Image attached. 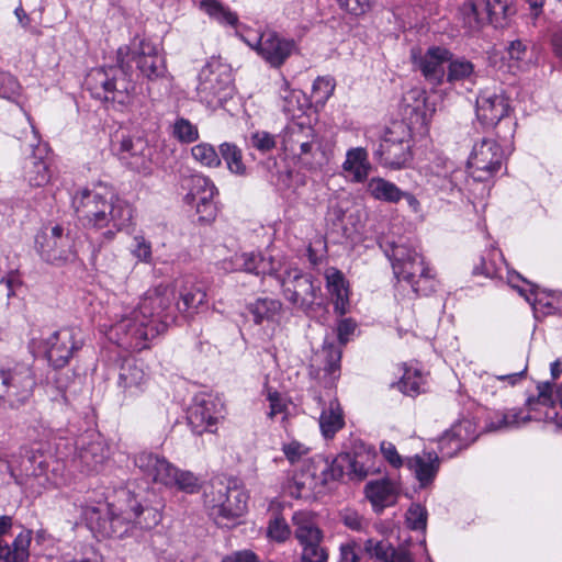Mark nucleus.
Masks as SVG:
<instances>
[{
	"mask_svg": "<svg viewBox=\"0 0 562 562\" xmlns=\"http://www.w3.org/2000/svg\"><path fill=\"white\" fill-rule=\"evenodd\" d=\"M116 59V66L92 69L86 80L93 98L111 103L116 110L127 108L134 100L135 83L126 71L132 61L149 80L162 78L167 72L161 48L150 37H133L128 45L117 48Z\"/></svg>",
	"mask_w": 562,
	"mask_h": 562,
	"instance_id": "nucleus-1",
	"label": "nucleus"
},
{
	"mask_svg": "<svg viewBox=\"0 0 562 562\" xmlns=\"http://www.w3.org/2000/svg\"><path fill=\"white\" fill-rule=\"evenodd\" d=\"M173 290L158 285L148 290L136 307H124L116 315L108 336L116 345L135 351L148 347V342L164 333L175 318L172 303Z\"/></svg>",
	"mask_w": 562,
	"mask_h": 562,
	"instance_id": "nucleus-2",
	"label": "nucleus"
},
{
	"mask_svg": "<svg viewBox=\"0 0 562 562\" xmlns=\"http://www.w3.org/2000/svg\"><path fill=\"white\" fill-rule=\"evenodd\" d=\"M72 204L85 226L105 229L102 236L106 241H111L119 232L127 227L133 217L131 205L103 184L79 191L74 196Z\"/></svg>",
	"mask_w": 562,
	"mask_h": 562,
	"instance_id": "nucleus-3",
	"label": "nucleus"
},
{
	"mask_svg": "<svg viewBox=\"0 0 562 562\" xmlns=\"http://www.w3.org/2000/svg\"><path fill=\"white\" fill-rule=\"evenodd\" d=\"M385 256L391 260L393 273L407 282L417 294H428L434 281L423 256L409 244L384 239L380 243Z\"/></svg>",
	"mask_w": 562,
	"mask_h": 562,
	"instance_id": "nucleus-4",
	"label": "nucleus"
},
{
	"mask_svg": "<svg viewBox=\"0 0 562 562\" xmlns=\"http://www.w3.org/2000/svg\"><path fill=\"white\" fill-rule=\"evenodd\" d=\"M284 153L307 170H317L325 162V155L315 130L299 122L289 123L282 132Z\"/></svg>",
	"mask_w": 562,
	"mask_h": 562,
	"instance_id": "nucleus-5",
	"label": "nucleus"
},
{
	"mask_svg": "<svg viewBox=\"0 0 562 562\" xmlns=\"http://www.w3.org/2000/svg\"><path fill=\"white\" fill-rule=\"evenodd\" d=\"M459 13L464 27L470 32H481L487 24L495 30L504 29L515 9L509 0H467Z\"/></svg>",
	"mask_w": 562,
	"mask_h": 562,
	"instance_id": "nucleus-6",
	"label": "nucleus"
},
{
	"mask_svg": "<svg viewBox=\"0 0 562 562\" xmlns=\"http://www.w3.org/2000/svg\"><path fill=\"white\" fill-rule=\"evenodd\" d=\"M247 494L237 486H227L223 483L213 485L205 493V505L211 517L221 527H231L247 510Z\"/></svg>",
	"mask_w": 562,
	"mask_h": 562,
	"instance_id": "nucleus-7",
	"label": "nucleus"
},
{
	"mask_svg": "<svg viewBox=\"0 0 562 562\" xmlns=\"http://www.w3.org/2000/svg\"><path fill=\"white\" fill-rule=\"evenodd\" d=\"M35 376L30 366L15 363L0 367V406L18 409L32 397Z\"/></svg>",
	"mask_w": 562,
	"mask_h": 562,
	"instance_id": "nucleus-8",
	"label": "nucleus"
},
{
	"mask_svg": "<svg viewBox=\"0 0 562 562\" xmlns=\"http://www.w3.org/2000/svg\"><path fill=\"white\" fill-rule=\"evenodd\" d=\"M412 135L408 126L403 122H395L385 132L376 155L383 166L391 169H401L412 158Z\"/></svg>",
	"mask_w": 562,
	"mask_h": 562,
	"instance_id": "nucleus-9",
	"label": "nucleus"
},
{
	"mask_svg": "<svg viewBox=\"0 0 562 562\" xmlns=\"http://www.w3.org/2000/svg\"><path fill=\"white\" fill-rule=\"evenodd\" d=\"M50 459L52 456L43 443H36L24 449L21 462L23 474L19 483L30 491L31 494L41 495L50 485V480L47 475Z\"/></svg>",
	"mask_w": 562,
	"mask_h": 562,
	"instance_id": "nucleus-10",
	"label": "nucleus"
},
{
	"mask_svg": "<svg viewBox=\"0 0 562 562\" xmlns=\"http://www.w3.org/2000/svg\"><path fill=\"white\" fill-rule=\"evenodd\" d=\"M196 92L201 101L209 104L222 100L231 91L232 69L220 58L212 57L200 70Z\"/></svg>",
	"mask_w": 562,
	"mask_h": 562,
	"instance_id": "nucleus-11",
	"label": "nucleus"
},
{
	"mask_svg": "<svg viewBox=\"0 0 562 562\" xmlns=\"http://www.w3.org/2000/svg\"><path fill=\"white\" fill-rule=\"evenodd\" d=\"M283 295L293 306L308 312L321 291L310 274L301 272L296 268H289L280 277Z\"/></svg>",
	"mask_w": 562,
	"mask_h": 562,
	"instance_id": "nucleus-12",
	"label": "nucleus"
},
{
	"mask_svg": "<svg viewBox=\"0 0 562 562\" xmlns=\"http://www.w3.org/2000/svg\"><path fill=\"white\" fill-rule=\"evenodd\" d=\"M225 413V405L220 397L200 394L194 397L193 404L189 408L188 422L198 435L206 431L214 434L218 423L224 419Z\"/></svg>",
	"mask_w": 562,
	"mask_h": 562,
	"instance_id": "nucleus-13",
	"label": "nucleus"
},
{
	"mask_svg": "<svg viewBox=\"0 0 562 562\" xmlns=\"http://www.w3.org/2000/svg\"><path fill=\"white\" fill-rule=\"evenodd\" d=\"M38 249L42 258L55 266H64L77 259L74 239L59 225L52 227L49 234L37 237Z\"/></svg>",
	"mask_w": 562,
	"mask_h": 562,
	"instance_id": "nucleus-14",
	"label": "nucleus"
},
{
	"mask_svg": "<svg viewBox=\"0 0 562 562\" xmlns=\"http://www.w3.org/2000/svg\"><path fill=\"white\" fill-rule=\"evenodd\" d=\"M452 54L445 47L429 46L427 48L414 47L411 50V60L424 78L431 85H441L446 77L445 65L449 63Z\"/></svg>",
	"mask_w": 562,
	"mask_h": 562,
	"instance_id": "nucleus-15",
	"label": "nucleus"
},
{
	"mask_svg": "<svg viewBox=\"0 0 562 562\" xmlns=\"http://www.w3.org/2000/svg\"><path fill=\"white\" fill-rule=\"evenodd\" d=\"M502 151L493 139H482L473 146L468 168L474 181H487L502 166Z\"/></svg>",
	"mask_w": 562,
	"mask_h": 562,
	"instance_id": "nucleus-16",
	"label": "nucleus"
},
{
	"mask_svg": "<svg viewBox=\"0 0 562 562\" xmlns=\"http://www.w3.org/2000/svg\"><path fill=\"white\" fill-rule=\"evenodd\" d=\"M80 331L72 327L60 328L44 341L45 355L54 368H64L81 348Z\"/></svg>",
	"mask_w": 562,
	"mask_h": 562,
	"instance_id": "nucleus-17",
	"label": "nucleus"
},
{
	"mask_svg": "<svg viewBox=\"0 0 562 562\" xmlns=\"http://www.w3.org/2000/svg\"><path fill=\"white\" fill-rule=\"evenodd\" d=\"M109 457V446L100 434L82 435L76 442V460L87 473L100 471Z\"/></svg>",
	"mask_w": 562,
	"mask_h": 562,
	"instance_id": "nucleus-18",
	"label": "nucleus"
},
{
	"mask_svg": "<svg viewBox=\"0 0 562 562\" xmlns=\"http://www.w3.org/2000/svg\"><path fill=\"white\" fill-rule=\"evenodd\" d=\"M150 384L148 367L139 360L125 359L119 371L117 386L124 400H135L147 391Z\"/></svg>",
	"mask_w": 562,
	"mask_h": 562,
	"instance_id": "nucleus-19",
	"label": "nucleus"
},
{
	"mask_svg": "<svg viewBox=\"0 0 562 562\" xmlns=\"http://www.w3.org/2000/svg\"><path fill=\"white\" fill-rule=\"evenodd\" d=\"M13 527L10 516H0V562H26L30 555L32 531L22 529L9 544L4 540Z\"/></svg>",
	"mask_w": 562,
	"mask_h": 562,
	"instance_id": "nucleus-20",
	"label": "nucleus"
},
{
	"mask_svg": "<svg viewBox=\"0 0 562 562\" xmlns=\"http://www.w3.org/2000/svg\"><path fill=\"white\" fill-rule=\"evenodd\" d=\"M117 155L123 164L132 170L148 175L151 171V149L142 137H123Z\"/></svg>",
	"mask_w": 562,
	"mask_h": 562,
	"instance_id": "nucleus-21",
	"label": "nucleus"
},
{
	"mask_svg": "<svg viewBox=\"0 0 562 562\" xmlns=\"http://www.w3.org/2000/svg\"><path fill=\"white\" fill-rule=\"evenodd\" d=\"M246 44L273 67H278L291 55L294 42L286 37H244Z\"/></svg>",
	"mask_w": 562,
	"mask_h": 562,
	"instance_id": "nucleus-22",
	"label": "nucleus"
},
{
	"mask_svg": "<svg viewBox=\"0 0 562 562\" xmlns=\"http://www.w3.org/2000/svg\"><path fill=\"white\" fill-rule=\"evenodd\" d=\"M231 269L256 276L274 274L282 266L281 259L271 254L256 251L235 254L231 258Z\"/></svg>",
	"mask_w": 562,
	"mask_h": 562,
	"instance_id": "nucleus-23",
	"label": "nucleus"
},
{
	"mask_svg": "<svg viewBox=\"0 0 562 562\" xmlns=\"http://www.w3.org/2000/svg\"><path fill=\"white\" fill-rule=\"evenodd\" d=\"M508 111V101L502 94L484 91L476 99V115L484 125H496Z\"/></svg>",
	"mask_w": 562,
	"mask_h": 562,
	"instance_id": "nucleus-24",
	"label": "nucleus"
},
{
	"mask_svg": "<svg viewBox=\"0 0 562 562\" xmlns=\"http://www.w3.org/2000/svg\"><path fill=\"white\" fill-rule=\"evenodd\" d=\"M135 464L155 483L169 486L176 475V467L164 457L151 452H140L135 458Z\"/></svg>",
	"mask_w": 562,
	"mask_h": 562,
	"instance_id": "nucleus-25",
	"label": "nucleus"
},
{
	"mask_svg": "<svg viewBox=\"0 0 562 562\" xmlns=\"http://www.w3.org/2000/svg\"><path fill=\"white\" fill-rule=\"evenodd\" d=\"M125 512H130V503H126L121 494L119 506L114 508L113 505H108V517L98 519L99 531L105 537H122L134 527L133 520L124 518Z\"/></svg>",
	"mask_w": 562,
	"mask_h": 562,
	"instance_id": "nucleus-26",
	"label": "nucleus"
},
{
	"mask_svg": "<svg viewBox=\"0 0 562 562\" xmlns=\"http://www.w3.org/2000/svg\"><path fill=\"white\" fill-rule=\"evenodd\" d=\"M124 501L130 503V512H125L124 518L133 520L134 527L139 529H151L161 520V514L154 507H143L134 494L130 491H122Z\"/></svg>",
	"mask_w": 562,
	"mask_h": 562,
	"instance_id": "nucleus-27",
	"label": "nucleus"
},
{
	"mask_svg": "<svg viewBox=\"0 0 562 562\" xmlns=\"http://www.w3.org/2000/svg\"><path fill=\"white\" fill-rule=\"evenodd\" d=\"M406 464L420 485L426 486L434 481L439 470L440 459L435 452H424L408 458Z\"/></svg>",
	"mask_w": 562,
	"mask_h": 562,
	"instance_id": "nucleus-28",
	"label": "nucleus"
},
{
	"mask_svg": "<svg viewBox=\"0 0 562 562\" xmlns=\"http://www.w3.org/2000/svg\"><path fill=\"white\" fill-rule=\"evenodd\" d=\"M364 491L375 512H382L385 507L394 505L397 499V488L389 480L371 481L366 485Z\"/></svg>",
	"mask_w": 562,
	"mask_h": 562,
	"instance_id": "nucleus-29",
	"label": "nucleus"
},
{
	"mask_svg": "<svg viewBox=\"0 0 562 562\" xmlns=\"http://www.w3.org/2000/svg\"><path fill=\"white\" fill-rule=\"evenodd\" d=\"M326 288L334 301L335 311L344 315L348 311L349 297L348 286L344 274L336 268H328L325 271Z\"/></svg>",
	"mask_w": 562,
	"mask_h": 562,
	"instance_id": "nucleus-30",
	"label": "nucleus"
},
{
	"mask_svg": "<svg viewBox=\"0 0 562 562\" xmlns=\"http://www.w3.org/2000/svg\"><path fill=\"white\" fill-rule=\"evenodd\" d=\"M294 536L301 543L310 541H322L323 532L316 521V516L308 510L295 512L292 516Z\"/></svg>",
	"mask_w": 562,
	"mask_h": 562,
	"instance_id": "nucleus-31",
	"label": "nucleus"
},
{
	"mask_svg": "<svg viewBox=\"0 0 562 562\" xmlns=\"http://www.w3.org/2000/svg\"><path fill=\"white\" fill-rule=\"evenodd\" d=\"M342 170L351 177V181L361 183L367 180L371 170L368 151L362 147L350 148L346 154Z\"/></svg>",
	"mask_w": 562,
	"mask_h": 562,
	"instance_id": "nucleus-32",
	"label": "nucleus"
},
{
	"mask_svg": "<svg viewBox=\"0 0 562 562\" xmlns=\"http://www.w3.org/2000/svg\"><path fill=\"white\" fill-rule=\"evenodd\" d=\"M344 426L345 419L339 402L336 400L330 401L319 416L322 435L327 439L333 438Z\"/></svg>",
	"mask_w": 562,
	"mask_h": 562,
	"instance_id": "nucleus-33",
	"label": "nucleus"
},
{
	"mask_svg": "<svg viewBox=\"0 0 562 562\" xmlns=\"http://www.w3.org/2000/svg\"><path fill=\"white\" fill-rule=\"evenodd\" d=\"M367 192L374 200L387 203L400 202L402 195V190L395 183L381 177H373L368 180Z\"/></svg>",
	"mask_w": 562,
	"mask_h": 562,
	"instance_id": "nucleus-34",
	"label": "nucleus"
},
{
	"mask_svg": "<svg viewBox=\"0 0 562 562\" xmlns=\"http://www.w3.org/2000/svg\"><path fill=\"white\" fill-rule=\"evenodd\" d=\"M279 94L282 110L290 116H296L304 108V94L301 90L291 89L289 81L282 77L279 81Z\"/></svg>",
	"mask_w": 562,
	"mask_h": 562,
	"instance_id": "nucleus-35",
	"label": "nucleus"
},
{
	"mask_svg": "<svg viewBox=\"0 0 562 562\" xmlns=\"http://www.w3.org/2000/svg\"><path fill=\"white\" fill-rule=\"evenodd\" d=\"M366 552L379 562H396L401 554L408 551L405 548H394L385 540L368 539L364 543Z\"/></svg>",
	"mask_w": 562,
	"mask_h": 562,
	"instance_id": "nucleus-36",
	"label": "nucleus"
},
{
	"mask_svg": "<svg viewBox=\"0 0 562 562\" xmlns=\"http://www.w3.org/2000/svg\"><path fill=\"white\" fill-rule=\"evenodd\" d=\"M52 171L48 164L36 157H31L24 165V179L31 187H43L50 181Z\"/></svg>",
	"mask_w": 562,
	"mask_h": 562,
	"instance_id": "nucleus-37",
	"label": "nucleus"
},
{
	"mask_svg": "<svg viewBox=\"0 0 562 562\" xmlns=\"http://www.w3.org/2000/svg\"><path fill=\"white\" fill-rule=\"evenodd\" d=\"M530 420L529 415H521V411L519 409H509L503 413H496L494 416L490 418L486 424V429L488 431H497L504 429H510L514 427H518L521 424H525Z\"/></svg>",
	"mask_w": 562,
	"mask_h": 562,
	"instance_id": "nucleus-38",
	"label": "nucleus"
},
{
	"mask_svg": "<svg viewBox=\"0 0 562 562\" xmlns=\"http://www.w3.org/2000/svg\"><path fill=\"white\" fill-rule=\"evenodd\" d=\"M254 316L256 324H261L263 321H277L282 310V303L274 299H258L248 307Z\"/></svg>",
	"mask_w": 562,
	"mask_h": 562,
	"instance_id": "nucleus-39",
	"label": "nucleus"
},
{
	"mask_svg": "<svg viewBox=\"0 0 562 562\" xmlns=\"http://www.w3.org/2000/svg\"><path fill=\"white\" fill-rule=\"evenodd\" d=\"M220 153L232 173L246 176L247 167L243 160V151L239 147L233 143H223L220 145Z\"/></svg>",
	"mask_w": 562,
	"mask_h": 562,
	"instance_id": "nucleus-40",
	"label": "nucleus"
},
{
	"mask_svg": "<svg viewBox=\"0 0 562 562\" xmlns=\"http://www.w3.org/2000/svg\"><path fill=\"white\" fill-rule=\"evenodd\" d=\"M206 293L202 288L193 285L189 289H183L180 294V302L177 303V310L188 315L198 311L199 306L204 304Z\"/></svg>",
	"mask_w": 562,
	"mask_h": 562,
	"instance_id": "nucleus-41",
	"label": "nucleus"
},
{
	"mask_svg": "<svg viewBox=\"0 0 562 562\" xmlns=\"http://www.w3.org/2000/svg\"><path fill=\"white\" fill-rule=\"evenodd\" d=\"M200 7L205 11V13L222 24H228L233 26L238 24L237 14L232 12L227 7L223 5L217 0H202L200 2Z\"/></svg>",
	"mask_w": 562,
	"mask_h": 562,
	"instance_id": "nucleus-42",
	"label": "nucleus"
},
{
	"mask_svg": "<svg viewBox=\"0 0 562 562\" xmlns=\"http://www.w3.org/2000/svg\"><path fill=\"white\" fill-rule=\"evenodd\" d=\"M473 76L474 65L470 60L463 57H451L448 63V72L445 77L448 82L453 83L457 81H463L471 79Z\"/></svg>",
	"mask_w": 562,
	"mask_h": 562,
	"instance_id": "nucleus-43",
	"label": "nucleus"
},
{
	"mask_svg": "<svg viewBox=\"0 0 562 562\" xmlns=\"http://www.w3.org/2000/svg\"><path fill=\"white\" fill-rule=\"evenodd\" d=\"M193 159L202 167L217 168L221 166V158L213 145L200 143L191 148Z\"/></svg>",
	"mask_w": 562,
	"mask_h": 562,
	"instance_id": "nucleus-44",
	"label": "nucleus"
},
{
	"mask_svg": "<svg viewBox=\"0 0 562 562\" xmlns=\"http://www.w3.org/2000/svg\"><path fill=\"white\" fill-rule=\"evenodd\" d=\"M216 192L206 193L194 198V200L187 201L188 204L195 206L196 213L200 215L202 221H211L215 217L216 206L214 203V196Z\"/></svg>",
	"mask_w": 562,
	"mask_h": 562,
	"instance_id": "nucleus-45",
	"label": "nucleus"
},
{
	"mask_svg": "<svg viewBox=\"0 0 562 562\" xmlns=\"http://www.w3.org/2000/svg\"><path fill=\"white\" fill-rule=\"evenodd\" d=\"M425 97L424 92L420 90H412L407 93V95L404 98L405 102V114H409L411 119H413V115L416 116V122L419 120L424 122L425 120Z\"/></svg>",
	"mask_w": 562,
	"mask_h": 562,
	"instance_id": "nucleus-46",
	"label": "nucleus"
},
{
	"mask_svg": "<svg viewBox=\"0 0 562 562\" xmlns=\"http://www.w3.org/2000/svg\"><path fill=\"white\" fill-rule=\"evenodd\" d=\"M424 378L417 369H406L400 382L401 391L409 396H415L422 392Z\"/></svg>",
	"mask_w": 562,
	"mask_h": 562,
	"instance_id": "nucleus-47",
	"label": "nucleus"
},
{
	"mask_svg": "<svg viewBox=\"0 0 562 562\" xmlns=\"http://www.w3.org/2000/svg\"><path fill=\"white\" fill-rule=\"evenodd\" d=\"M348 460L349 454L339 456L331 461L324 460V467L322 469L323 481L326 483L328 481L341 479L344 476Z\"/></svg>",
	"mask_w": 562,
	"mask_h": 562,
	"instance_id": "nucleus-48",
	"label": "nucleus"
},
{
	"mask_svg": "<svg viewBox=\"0 0 562 562\" xmlns=\"http://www.w3.org/2000/svg\"><path fill=\"white\" fill-rule=\"evenodd\" d=\"M440 451L443 456L449 458L453 457L457 451L463 448V441L460 435V426L453 427L451 430L445 432L439 441Z\"/></svg>",
	"mask_w": 562,
	"mask_h": 562,
	"instance_id": "nucleus-49",
	"label": "nucleus"
},
{
	"mask_svg": "<svg viewBox=\"0 0 562 562\" xmlns=\"http://www.w3.org/2000/svg\"><path fill=\"white\" fill-rule=\"evenodd\" d=\"M172 134L181 143H193L199 138L198 127L184 117L175 121Z\"/></svg>",
	"mask_w": 562,
	"mask_h": 562,
	"instance_id": "nucleus-50",
	"label": "nucleus"
},
{
	"mask_svg": "<svg viewBox=\"0 0 562 562\" xmlns=\"http://www.w3.org/2000/svg\"><path fill=\"white\" fill-rule=\"evenodd\" d=\"M335 87L336 83L333 77H318L313 83L312 97L316 103L324 104L334 93Z\"/></svg>",
	"mask_w": 562,
	"mask_h": 562,
	"instance_id": "nucleus-51",
	"label": "nucleus"
},
{
	"mask_svg": "<svg viewBox=\"0 0 562 562\" xmlns=\"http://www.w3.org/2000/svg\"><path fill=\"white\" fill-rule=\"evenodd\" d=\"M176 486L180 491L192 494L199 491V480L190 471H181L176 468V475L172 477V482L169 487Z\"/></svg>",
	"mask_w": 562,
	"mask_h": 562,
	"instance_id": "nucleus-52",
	"label": "nucleus"
},
{
	"mask_svg": "<svg viewBox=\"0 0 562 562\" xmlns=\"http://www.w3.org/2000/svg\"><path fill=\"white\" fill-rule=\"evenodd\" d=\"M267 401L269 402V412L267 413L270 419L282 415L284 419L288 415L289 401L281 395L278 391L267 389Z\"/></svg>",
	"mask_w": 562,
	"mask_h": 562,
	"instance_id": "nucleus-53",
	"label": "nucleus"
},
{
	"mask_svg": "<svg viewBox=\"0 0 562 562\" xmlns=\"http://www.w3.org/2000/svg\"><path fill=\"white\" fill-rule=\"evenodd\" d=\"M211 192H217V189L212 182V180L205 176L195 175L191 178L190 190L189 193L186 195V201L194 200V198Z\"/></svg>",
	"mask_w": 562,
	"mask_h": 562,
	"instance_id": "nucleus-54",
	"label": "nucleus"
},
{
	"mask_svg": "<svg viewBox=\"0 0 562 562\" xmlns=\"http://www.w3.org/2000/svg\"><path fill=\"white\" fill-rule=\"evenodd\" d=\"M322 541H310L301 543L303 562H327L328 553L321 546Z\"/></svg>",
	"mask_w": 562,
	"mask_h": 562,
	"instance_id": "nucleus-55",
	"label": "nucleus"
},
{
	"mask_svg": "<svg viewBox=\"0 0 562 562\" xmlns=\"http://www.w3.org/2000/svg\"><path fill=\"white\" fill-rule=\"evenodd\" d=\"M427 512L419 504H412L406 513V522L411 529L424 530L426 528Z\"/></svg>",
	"mask_w": 562,
	"mask_h": 562,
	"instance_id": "nucleus-56",
	"label": "nucleus"
},
{
	"mask_svg": "<svg viewBox=\"0 0 562 562\" xmlns=\"http://www.w3.org/2000/svg\"><path fill=\"white\" fill-rule=\"evenodd\" d=\"M267 535L269 538L282 542L290 537L291 530L282 517H276L274 519L270 520Z\"/></svg>",
	"mask_w": 562,
	"mask_h": 562,
	"instance_id": "nucleus-57",
	"label": "nucleus"
},
{
	"mask_svg": "<svg viewBox=\"0 0 562 562\" xmlns=\"http://www.w3.org/2000/svg\"><path fill=\"white\" fill-rule=\"evenodd\" d=\"M282 451L289 462L293 464L304 458L308 453L310 448L300 441L291 440L282 445Z\"/></svg>",
	"mask_w": 562,
	"mask_h": 562,
	"instance_id": "nucleus-58",
	"label": "nucleus"
},
{
	"mask_svg": "<svg viewBox=\"0 0 562 562\" xmlns=\"http://www.w3.org/2000/svg\"><path fill=\"white\" fill-rule=\"evenodd\" d=\"M250 144L259 151L267 153L276 147L277 142L272 134L266 131H257L251 134Z\"/></svg>",
	"mask_w": 562,
	"mask_h": 562,
	"instance_id": "nucleus-59",
	"label": "nucleus"
},
{
	"mask_svg": "<svg viewBox=\"0 0 562 562\" xmlns=\"http://www.w3.org/2000/svg\"><path fill=\"white\" fill-rule=\"evenodd\" d=\"M132 254L142 262H150L151 245L144 236L137 235L133 238Z\"/></svg>",
	"mask_w": 562,
	"mask_h": 562,
	"instance_id": "nucleus-60",
	"label": "nucleus"
},
{
	"mask_svg": "<svg viewBox=\"0 0 562 562\" xmlns=\"http://www.w3.org/2000/svg\"><path fill=\"white\" fill-rule=\"evenodd\" d=\"M340 9L351 15L359 16L368 12L372 0H336Z\"/></svg>",
	"mask_w": 562,
	"mask_h": 562,
	"instance_id": "nucleus-61",
	"label": "nucleus"
},
{
	"mask_svg": "<svg viewBox=\"0 0 562 562\" xmlns=\"http://www.w3.org/2000/svg\"><path fill=\"white\" fill-rule=\"evenodd\" d=\"M363 458L364 456H356L353 458L349 456V460L347 461V467L350 471L349 474L359 481L366 479L370 472V467L367 465Z\"/></svg>",
	"mask_w": 562,
	"mask_h": 562,
	"instance_id": "nucleus-62",
	"label": "nucleus"
},
{
	"mask_svg": "<svg viewBox=\"0 0 562 562\" xmlns=\"http://www.w3.org/2000/svg\"><path fill=\"white\" fill-rule=\"evenodd\" d=\"M20 89V85L16 79L8 72L0 71V97L11 98L16 94Z\"/></svg>",
	"mask_w": 562,
	"mask_h": 562,
	"instance_id": "nucleus-63",
	"label": "nucleus"
},
{
	"mask_svg": "<svg viewBox=\"0 0 562 562\" xmlns=\"http://www.w3.org/2000/svg\"><path fill=\"white\" fill-rule=\"evenodd\" d=\"M341 520L346 527L355 531H360L366 526L363 518L357 512L350 509L342 512Z\"/></svg>",
	"mask_w": 562,
	"mask_h": 562,
	"instance_id": "nucleus-64",
	"label": "nucleus"
}]
</instances>
